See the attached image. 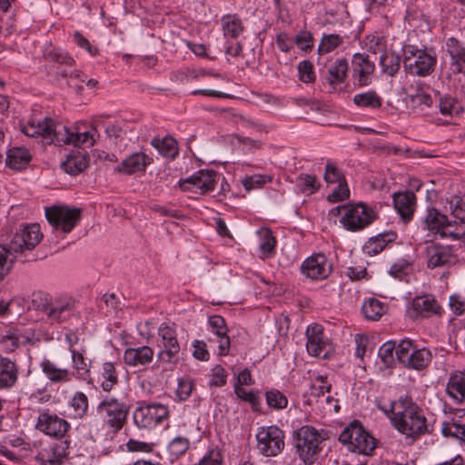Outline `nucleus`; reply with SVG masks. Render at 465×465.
Returning a JSON list of instances; mask_svg holds the SVG:
<instances>
[{"instance_id": "26", "label": "nucleus", "mask_w": 465, "mask_h": 465, "mask_svg": "<svg viewBox=\"0 0 465 465\" xmlns=\"http://www.w3.org/2000/svg\"><path fill=\"white\" fill-rule=\"evenodd\" d=\"M19 368L15 361L0 353V390H10L17 382Z\"/></svg>"}, {"instance_id": "33", "label": "nucleus", "mask_w": 465, "mask_h": 465, "mask_svg": "<svg viewBox=\"0 0 465 465\" xmlns=\"http://www.w3.org/2000/svg\"><path fill=\"white\" fill-rule=\"evenodd\" d=\"M446 391L449 396L457 402L465 401V373L452 374L447 382Z\"/></svg>"}, {"instance_id": "5", "label": "nucleus", "mask_w": 465, "mask_h": 465, "mask_svg": "<svg viewBox=\"0 0 465 465\" xmlns=\"http://www.w3.org/2000/svg\"><path fill=\"white\" fill-rule=\"evenodd\" d=\"M130 404L113 396L104 397L97 405L96 412L104 425L114 432L121 430L127 421Z\"/></svg>"}, {"instance_id": "8", "label": "nucleus", "mask_w": 465, "mask_h": 465, "mask_svg": "<svg viewBox=\"0 0 465 465\" xmlns=\"http://www.w3.org/2000/svg\"><path fill=\"white\" fill-rule=\"evenodd\" d=\"M423 223L426 229L439 234L441 238L459 240L465 234L464 226L451 223V220L446 214L433 207L427 210Z\"/></svg>"}, {"instance_id": "43", "label": "nucleus", "mask_w": 465, "mask_h": 465, "mask_svg": "<svg viewBox=\"0 0 465 465\" xmlns=\"http://www.w3.org/2000/svg\"><path fill=\"white\" fill-rule=\"evenodd\" d=\"M361 312L366 319L377 321L385 313L386 307L384 303L372 298L363 303Z\"/></svg>"}, {"instance_id": "36", "label": "nucleus", "mask_w": 465, "mask_h": 465, "mask_svg": "<svg viewBox=\"0 0 465 465\" xmlns=\"http://www.w3.org/2000/svg\"><path fill=\"white\" fill-rule=\"evenodd\" d=\"M222 26L224 36L230 38H237L244 28L242 20L235 15L223 16Z\"/></svg>"}, {"instance_id": "45", "label": "nucleus", "mask_w": 465, "mask_h": 465, "mask_svg": "<svg viewBox=\"0 0 465 465\" xmlns=\"http://www.w3.org/2000/svg\"><path fill=\"white\" fill-rule=\"evenodd\" d=\"M86 350L84 346H80L79 350H72L71 359L73 369L76 371L79 377H83L89 372V364L86 362L84 357Z\"/></svg>"}, {"instance_id": "57", "label": "nucleus", "mask_w": 465, "mask_h": 465, "mask_svg": "<svg viewBox=\"0 0 465 465\" xmlns=\"http://www.w3.org/2000/svg\"><path fill=\"white\" fill-rule=\"evenodd\" d=\"M234 392L238 398L242 401H248L253 410L258 411L261 401L259 396L252 391H248L239 385L234 386Z\"/></svg>"}, {"instance_id": "19", "label": "nucleus", "mask_w": 465, "mask_h": 465, "mask_svg": "<svg viewBox=\"0 0 465 465\" xmlns=\"http://www.w3.org/2000/svg\"><path fill=\"white\" fill-rule=\"evenodd\" d=\"M70 428V424L63 418L47 411L41 412L36 422V429L45 434L62 439Z\"/></svg>"}, {"instance_id": "7", "label": "nucleus", "mask_w": 465, "mask_h": 465, "mask_svg": "<svg viewBox=\"0 0 465 465\" xmlns=\"http://www.w3.org/2000/svg\"><path fill=\"white\" fill-rule=\"evenodd\" d=\"M436 64L437 55L433 49H420L415 45L405 47L403 65L409 74L426 77L434 72Z\"/></svg>"}, {"instance_id": "1", "label": "nucleus", "mask_w": 465, "mask_h": 465, "mask_svg": "<svg viewBox=\"0 0 465 465\" xmlns=\"http://www.w3.org/2000/svg\"><path fill=\"white\" fill-rule=\"evenodd\" d=\"M83 125H77L75 131H72L64 124L46 117L42 121H29L22 127V132L30 137L40 136L48 144L92 146L95 143L96 129L94 126L91 130L83 129Z\"/></svg>"}, {"instance_id": "4", "label": "nucleus", "mask_w": 465, "mask_h": 465, "mask_svg": "<svg viewBox=\"0 0 465 465\" xmlns=\"http://www.w3.org/2000/svg\"><path fill=\"white\" fill-rule=\"evenodd\" d=\"M43 239V233L38 223L21 225L14 234L8 246L3 245L6 250V273L16 255L25 251L33 250Z\"/></svg>"}, {"instance_id": "51", "label": "nucleus", "mask_w": 465, "mask_h": 465, "mask_svg": "<svg viewBox=\"0 0 465 465\" xmlns=\"http://www.w3.org/2000/svg\"><path fill=\"white\" fill-rule=\"evenodd\" d=\"M395 349L396 341H388L379 350V357L387 367H391L396 361Z\"/></svg>"}, {"instance_id": "23", "label": "nucleus", "mask_w": 465, "mask_h": 465, "mask_svg": "<svg viewBox=\"0 0 465 465\" xmlns=\"http://www.w3.org/2000/svg\"><path fill=\"white\" fill-rule=\"evenodd\" d=\"M67 441H61L43 448L35 459L42 465H61L67 457Z\"/></svg>"}, {"instance_id": "48", "label": "nucleus", "mask_w": 465, "mask_h": 465, "mask_svg": "<svg viewBox=\"0 0 465 465\" xmlns=\"http://www.w3.org/2000/svg\"><path fill=\"white\" fill-rule=\"evenodd\" d=\"M18 329H10L0 334V346L6 352H12L19 347Z\"/></svg>"}, {"instance_id": "58", "label": "nucleus", "mask_w": 465, "mask_h": 465, "mask_svg": "<svg viewBox=\"0 0 465 465\" xmlns=\"http://www.w3.org/2000/svg\"><path fill=\"white\" fill-rule=\"evenodd\" d=\"M297 183L303 193H312L319 188L316 176L310 174H301L297 179Z\"/></svg>"}, {"instance_id": "10", "label": "nucleus", "mask_w": 465, "mask_h": 465, "mask_svg": "<svg viewBox=\"0 0 465 465\" xmlns=\"http://www.w3.org/2000/svg\"><path fill=\"white\" fill-rule=\"evenodd\" d=\"M285 434L278 426H262L256 433V449L264 457H275L284 449Z\"/></svg>"}, {"instance_id": "12", "label": "nucleus", "mask_w": 465, "mask_h": 465, "mask_svg": "<svg viewBox=\"0 0 465 465\" xmlns=\"http://www.w3.org/2000/svg\"><path fill=\"white\" fill-rule=\"evenodd\" d=\"M169 411L163 404L153 403L135 408L133 420L140 430H152L167 420Z\"/></svg>"}, {"instance_id": "49", "label": "nucleus", "mask_w": 465, "mask_h": 465, "mask_svg": "<svg viewBox=\"0 0 465 465\" xmlns=\"http://www.w3.org/2000/svg\"><path fill=\"white\" fill-rule=\"evenodd\" d=\"M414 348L415 347L411 340H401L399 343H396V360L406 367Z\"/></svg>"}, {"instance_id": "35", "label": "nucleus", "mask_w": 465, "mask_h": 465, "mask_svg": "<svg viewBox=\"0 0 465 465\" xmlns=\"http://www.w3.org/2000/svg\"><path fill=\"white\" fill-rule=\"evenodd\" d=\"M151 144L163 156L174 159L178 155V145L175 139L171 136L153 138Z\"/></svg>"}, {"instance_id": "11", "label": "nucleus", "mask_w": 465, "mask_h": 465, "mask_svg": "<svg viewBox=\"0 0 465 465\" xmlns=\"http://www.w3.org/2000/svg\"><path fill=\"white\" fill-rule=\"evenodd\" d=\"M339 440L348 447L351 452L370 455L375 448V440L362 426L351 423L339 436Z\"/></svg>"}, {"instance_id": "50", "label": "nucleus", "mask_w": 465, "mask_h": 465, "mask_svg": "<svg viewBox=\"0 0 465 465\" xmlns=\"http://www.w3.org/2000/svg\"><path fill=\"white\" fill-rule=\"evenodd\" d=\"M441 432L446 437H452L460 440H465V425L456 420L444 422Z\"/></svg>"}, {"instance_id": "22", "label": "nucleus", "mask_w": 465, "mask_h": 465, "mask_svg": "<svg viewBox=\"0 0 465 465\" xmlns=\"http://www.w3.org/2000/svg\"><path fill=\"white\" fill-rule=\"evenodd\" d=\"M446 52L450 58V72L465 76V44L456 37H450L446 41Z\"/></svg>"}, {"instance_id": "14", "label": "nucleus", "mask_w": 465, "mask_h": 465, "mask_svg": "<svg viewBox=\"0 0 465 465\" xmlns=\"http://www.w3.org/2000/svg\"><path fill=\"white\" fill-rule=\"evenodd\" d=\"M158 334L161 337L163 349L158 352V360L167 365L168 370H173L179 360L180 345L177 334L173 327L162 324Z\"/></svg>"}, {"instance_id": "56", "label": "nucleus", "mask_w": 465, "mask_h": 465, "mask_svg": "<svg viewBox=\"0 0 465 465\" xmlns=\"http://www.w3.org/2000/svg\"><path fill=\"white\" fill-rule=\"evenodd\" d=\"M450 210L451 215L455 218L451 223H457L459 226H463L465 223V203L462 200L457 199L455 202L450 203Z\"/></svg>"}, {"instance_id": "16", "label": "nucleus", "mask_w": 465, "mask_h": 465, "mask_svg": "<svg viewBox=\"0 0 465 465\" xmlns=\"http://www.w3.org/2000/svg\"><path fill=\"white\" fill-rule=\"evenodd\" d=\"M411 319L440 318L444 309L432 294L416 296L408 310Z\"/></svg>"}, {"instance_id": "13", "label": "nucleus", "mask_w": 465, "mask_h": 465, "mask_svg": "<svg viewBox=\"0 0 465 465\" xmlns=\"http://www.w3.org/2000/svg\"><path fill=\"white\" fill-rule=\"evenodd\" d=\"M45 217L54 230L68 233L80 221L81 210L66 205H54L45 208Z\"/></svg>"}, {"instance_id": "31", "label": "nucleus", "mask_w": 465, "mask_h": 465, "mask_svg": "<svg viewBox=\"0 0 465 465\" xmlns=\"http://www.w3.org/2000/svg\"><path fill=\"white\" fill-rule=\"evenodd\" d=\"M88 166V155L85 152L74 151L62 163V168L71 175H76Z\"/></svg>"}, {"instance_id": "21", "label": "nucleus", "mask_w": 465, "mask_h": 465, "mask_svg": "<svg viewBox=\"0 0 465 465\" xmlns=\"http://www.w3.org/2000/svg\"><path fill=\"white\" fill-rule=\"evenodd\" d=\"M427 265L430 269L454 264L456 257L447 245L430 244L426 247Z\"/></svg>"}, {"instance_id": "40", "label": "nucleus", "mask_w": 465, "mask_h": 465, "mask_svg": "<svg viewBox=\"0 0 465 465\" xmlns=\"http://www.w3.org/2000/svg\"><path fill=\"white\" fill-rule=\"evenodd\" d=\"M69 406L73 409V417L83 419L88 411V397L83 391H76L69 401Z\"/></svg>"}, {"instance_id": "59", "label": "nucleus", "mask_w": 465, "mask_h": 465, "mask_svg": "<svg viewBox=\"0 0 465 465\" xmlns=\"http://www.w3.org/2000/svg\"><path fill=\"white\" fill-rule=\"evenodd\" d=\"M189 440L185 437H176L169 444L168 450L171 455L179 457L186 452L189 448Z\"/></svg>"}, {"instance_id": "37", "label": "nucleus", "mask_w": 465, "mask_h": 465, "mask_svg": "<svg viewBox=\"0 0 465 465\" xmlns=\"http://www.w3.org/2000/svg\"><path fill=\"white\" fill-rule=\"evenodd\" d=\"M353 103L358 107L378 109L382 105V99L375 91L370 90L355 94Z\"/></svg>"}, {"instance_id": "60", "label": "nucleus", "mask_w": 465, "mask_h": 465, "mask_svg": "<svg viewBox=\"0 0 465 465\" xmlns=\"http://www.w3.org/2000/svg\"><path fill=\"white\" fill-rule=\"evenodd\" d=\"M324 180L328 183H339L345 181L341 171L331 162H328L326 164Z\"/></svg>"}, {"instance_id": "41", "label": "nucleus", "mask_w": 465, "mask_h": 465, "mask_svg": "<svg viewBox=\"0 0 465 465\" xmlns=\"http://www.w3.org/2000/svg\"><path fill=\"white\" fill-rule=\"evenodd\" d=\"M380 65L384 74L394 76L400 70L401 58L393 52H384L380 56Z\"/></svg>"}, {"instance_id": "6", "label": "nucleus", "mask_w": 465, "mask_h": 465, "mask_svg": "<svg viewBox=\"0 0 465 465\" xmlns=\"http://www.w3.org/2000/svg\"><path fill=\"white\" fill-rule=\"evenodd\" d=\"M325 439L323 430L320 431L309 425L294 431L295 448L305 465H312L315 461L321 451V444Z\"/></svg>"}, {"instance_id": "39", "label": "nucleus", "mask_w": 465, "mask_h": 465, "mask_svg": "<svg viewBox=\"0 0 465 465\" xmlns=\"http://www.w3.org/2000/svg\"><path fill=\"white\" fill-rule=\"evenodd\" d=\"M431 359L432 355L430 350L426 348H414L406 367L414 370H422L430 364Z\"/></svg>"}, {"instance_id": "34", "label": "nucleus", "mask_w": 465, "mask_h": 465, "mask_svg": "<svg viewBox=\"0 0 465 465\" xmlns=\"http://www.w3.org/2000/svg\"><path fill=\"white\" fill-rule=\"evenodd\" d=\"M31 160V154L27 149L15 147L6 153V165L14 170H21L27 166Z\"/></svg>"}, {"instance_id": "24", "label": "nucleus", "mask_w": 465, "mask_h": 465, "mask_svg": "<svg viewBox=\"0 0 465 465\" xmlns=\"http://www.w3.org/2000/svg\"><path fill=\"white\" fill-rule=\"evenodd\" d=\"M393 203L397 213L404 223H409L416 209V196L411 191L399 192L393 194Z\"/></svg>"}, {"instance_id": "2", "label": "nucleus", "mask_w": 465, "mask_h": 465, "mask_svg": "<svg viewBox=\"0 0 465 465\" xmlns=\"http://www.w3.org/2000/svg\"><path fill=\"white\" fill-rule=\"evenodd\" d=\"M382 411L389 415L395 428L412 441L429 432L425 416L414 406L403 408V404L392 402L389 410Z\"/></svg>"}, {"instance_id": "32", "label": "nucleus", "mask_w": 465, "mask_h": 465, "mask_svg": "<svg viewBox=\"0 0 465 465\" xmlns=\"http://www.w3.org/2000/svg\"><path fill=\"white\" fill-rule=\"evenodd\" d=\"M349 64L345 58H337L328 68L325 80L331 86L341 84L348 74Z\"/></svg>"}, {"instance_id": "29", "label": "nucleus", "mask_w": 465, "mask_h": 465, "mask_svg": "<svg viewBox=\"0 0 465 465\" xmlns=\"http://www.w3.org/2000/svg\"><path fill=\"white\" fill-rule=\"evenodd\" d=\"M43 373L51 383H68L73 380L74 372L66 368H60L48 359L41 361Z\"/></svg>"}, {"instance_id": "61", "label": "nucleus", "mask_w": 465, "mask_h": 465, "mask_svg": "<svg viewBox=\"0 0 465 465\" xmlns=\"http://www.w3.org/2000/svg\"><path fill=\"white\" fill-rule=\"evenodd\" d=\"M299 78L303 83H312L315 81V73L312 64L310 61H302L298 64Z\"/></svg>"}, {"instance_id": "53", "label": "nucleus", "mask_w": 465, "mask_h": 465, "mask_svg": "<svg viewBox=\"0 0 465 465\" xmlns=\"http://www.w3.org/2000/svg\"><path fill=\"white\" fill-rule=\"evenodd\" d=\"M364 46L372 54L386 52V41L382 36L374 35H367L364 39Z\"/></svg>"}, {"instance_id": "63", "label": "nucleus", "mask_w": 465, "mask_h": 465, "mask_svg": "<svg viewBox=\"0 0 465 465\" xmlns=\"http://www.w3.org/2000/svg\"><path fill=\"white\" fill-rule=\"evenodd\" d=\"M193 390V382L189 378L180 379L178 381V387L176 390V394L181 401L187 400Z\"/></svg>"}, {"instance_id": "15", "label": "nucleus", "mask_w": 465, "mask_h": 465, "mask_svg": "<svg viewBox=\"0 0 465 465\" xmlns=\"http://www.w3.org/2000/svg\"><path fill=\"white\" fill-rule=\"evenodd\" d=\"M220 179V174L213 170H199L192 176L180 182V188L184 192L205 194L213 192Z\"/></svg>"}, {"instance_id": "17", "label": "nucleus", "mask_w": 465, "mask_h": 465, "mask_svg": "<svg viewBox=\"0 0 465 465\" xmlns=\"http://www.w3.org/2000/svg\"><path fill=\"white\" fill-rule=\"evenodd\" d=\"M332 262L322 252L306 258L301 265V272L312 281H323L332 272Z\"/></svg>"}, {"instance_id": "64", "label": "nucleus", "mask_w": 465, "mask_h": 465, "mask_svg": "<svg viewBox=\"0 0 465 465\" xmlns=\"http://www.w3.org/2000/svg\"><path fill=\"white\" fill-rule=\"evenodd\" d=\"M449 304L456 315H461L465 312V298L460 293L450 295Z\"/></svg>"}, {"instance_id": "54", "label": "nucleus", "mask_w": 465, "mask_h": 465, "mask_svg": "<svg viewBox=\"0 0 465 465\" xmlns=\"http://www.w3.org/2000/svg\"><path fill=\"white\" fill-rule=\"evenodd\" d=\"M272 177L265 174H253L251 176H246L242 180V185L246 191H251L253 189L261 188L264 184L271 183Z\"/></svg>"}, {"instance_id": "42", "label": "nucleus", "mask_w": 465, "mask_h": 465, "mask_svg": "<svg viewBox=\"0 0 465 465\" xmlns=\"http://www.w3.org/2000/svg\"><path fill=\"white\" fill-rule=\"evenodd\" d=\"M440 112L445 116H458L463 112V107L451 95L445 94L440 97Z\"/></svg>"}, {"instance_id": "52", "label": "nucleus", "mask_w": 465, "mask_h": 465, "mask_svg": "<svg viewBox=\"0 0 465 465\" xmlns=\"http://www.w3.org/2000/svg\"><path fill=\"white\" fill-rule=\"evenodd\" d=\"M409 101L413 108L424 111L431 107L433 100L431 96L424 92H417L409 95Z\"/></svg>"}, {"instance_id": "9", "label": "nucleus", "mask_w": 465, "mask_h": 465, "mask_svg": "<svg viewBox=\"0 0 465 465\" xmlns=\"http://www.w3.org/2000/svg\"><path fill=\"white\" fill-rule=\"evenodd\" d=\"M342 208L345 213L340 222L345 229L351 232L366 228L377 218L375 210L363 203L342 205Z\"/></svg>"}, {"instance_id": "38", "label": "nucleus", "mask_w": 465, "mask_h": 465, "mask_svg": "<svg viewBox=\"0 0 465 465\" xmlns=\"http://www.w3.org/2000/svg\"><path fill=\"white\" fill-rule=\"evenodd\" d=\"M101 388L104 391L109 392L118 383V374L113 362H104L101 371Z\"/></svg>"}, {"instance_id": "27", "label": "nucleus", "mask_w": 465, "mask_h": 465, "mask_svg": "<svg viewBox=\"0 0 465 465\" xmlns=\"http://www.w3.org/2000/svg\"><path fill=\"white\" fill-rule=\"evenodd\" d=\"M209 325L212 331L218 338L219 355H227L229 353L231 341L228 336V329L225 320L220 315H213L209 318Z\"/></svg>"}, {"instance_id": "20", "label": "nucleus", "mask_w": 465, "mask_h": 465, "mask_svg": "<svg viewBox=\"0 0 465 465\" xmlns=\"http://www.w3.org/2000/svg\"><path fill=\"white\" fill-rule=\"evenodd\" d=\"M306 349L310 355L325 358L328 354L326 348L330 345L329 339L325 337L323 327L321 324L313 323L306 330Z\"/></svg>"}, {"instance_id": "47", "label": "nucleus", "mask_w": 465, "mask_h": 465, "mask_svg": "<svg viewBox=\"0 0 465 465\" xmlns=\"http://www.w3.org/2000/svg\"><path fill=\"white\" fill-rule=\"evenodd\" d=\"M412 264L405 259L398 260L389 271L391 276L400 281L408 282V277L412 272Z\"/></svg>"}, {"instance_id": "55", "label": "nucleus", "mask_w": 465, "mask_h": 465, "mask_svg": "<svg viewBox=\"0 0 465 465\" xmlns=\"http://www.w3.org/2000/svg\"><path fill=\"white\" fill-rule=\"evenodd\" d=\"M267 404L271 408L274 409H284L287 407L288 400L281 391L278 390H272L265 393Z\"/></svg>"}, {"instance_id": "44", "label": "nucleus", "mask_w": 465, "mask_h": 465, "mask_svg": "<svg viewBox=\"0 0 465 465\" xmlns=\"http://www.w3.org/2000/svg\"><path fill=\"white\" fill-rule=\"evenodd\" d=\"M344 43V37L338 34L323 35L318 46L320 55L329 54Z\"/></svg>"}, {"instance_id": "3", "label": "nucleus", "mask_w": 465, "mask_h": 465, "mask_svg": "<svg viewBox=\"0 0 465 465\" xmlns=\"http://www.w3.org/2000/svg\"><path fill=\"white\" fill-rule=\"evenodd\" d=\"M32 305L51 324L68 322L74 316L75 309L74 301L71 298L58 297L52 299L41 292L33 294Z\"/></svg>"}, {"instance_id": "62", "label": "nucleus", "mask_w": 465, "mask_h": 465, "mask_svg": "<svg viewBox=\"0 0 465 465\" xmlns=\"http://www.w3.org/2000/svg\"><path fill=\"white\" fill-rule=\"evenodd\" d=\"M223 457L218 448H212L200 459L198 465H222Z\"/></svg>"}, {"instance_id": "46", "label": "nucleus", "mask_w": 465, "mask_h": 465, "mask_svg": "<svg viewBox=\"0 0 465 465\" xmlns=\"http://www.w3.org/2000/svg\"><path fill=\"white\" fill-rule=\"evenodd\" d=\"M261 237V242L259 244L260 251L262 252V258H267L273 254L276 241L272 232L268 229H263L259 232Z\"/></svg>"}, {"instance_id": "25", "label": "nucleus", "mask_w": 465, "mask_h": 465, "mask_svg": "<svg viewBox=\"0 0 465 465\" xmlns=\"http://www.w3.org/2000/svg\"><path fill=\"white\" fill-rule=\"evenodd\" d=\"M153 354V350L149 346L127 348L123 359L129 367L141 368L152 362Z\"/></svg>"}, {"instance_id": "18", "label": "nucleus", "mask_w": 465, "mask_h": 465, "mask_svg": "<svg viewBox=\"0 0 465 465\" xmlns=\"http://www.w3.org/2000/svg\"><path fill=\"white\" fill-rule=\"evenodd\" d=\"M353 84L365 87L372 83L375 64L371 61L368 54L356 53L351 59Z\"/></svg>"}, {"instance_id": "28", "label": "nucleus", "mask_w": 465, "mask_h": 465, "mask_svg": "<svg viewBox=\"0 0 465 465\" xmlns=\"http://www.w3.org/2000/svg\"><path fill=\"white\" fill-rule=\"evenodd\" d=\"M152 162L153 159L145 153L141 152L134 153L122 161L117 167V171L126 174L144 172Z\"/></svg>"}, {"instance_id": "30", "label": "nucleus", "mask_w": 465, "mask_h": 465, "mask_svg": "<svg viewBox=\"0 0 465 465\" xmlns=\"http://www.w3.org/2000/svg\"><path fill=\"white\" fill-rule=\"evenodd\" d=\"M396 238L397 234L394 232H387L371 237L363 245V252L370 256L377 255L381 252L389 243L393 242Z\"/></svg>"}]
</instances>
